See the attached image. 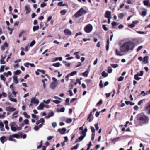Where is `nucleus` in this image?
I'll return each instance as SVG.
<instances>
[{
  "mask_svg": "<svg viewBox=\"0 0 150 150\" xmlns=\"http://www.w3.org/2000/svg\"><path fill=\"white\" fill-rule=\"evenodd\" d=\"M24 122L26 124H29V121L28 120L26 119L24 120Z\"/></svg>",
  "mask_w": 150,
  "mask_h": 150,
  "instance_id": "60",
  "label": "nucleus"
},
{
  "mask_svg": "<svg viewBox=\"0 0 150 150\" xmlns=\"http://www.w3.org/2000/svg\"><path fill=\"white\" fill-rule=\"evenodd\" d=\"M76 73L77 72L76 71L72 72L71 73H70L69 74L66 76V78H68L70 76H73L75 75Z\"/></svg>",
  "mask_w": 150,
  "mask_h": 150,
  "instance_id": "16",
  "label": "nucleus"
},
{
  "mask_svg": "<svg viewBox=\"0 0 150 150\" xmlns=\"http://www.w3.org/2000/svg\"><path fill=\"white\" fill-rule=\"evenodd\" d=\"M111 12L107 11H106V13L105 14V16L106 18H111Z\"/></svg>",
  "mask_w": 150,
  "mask_h": 150,
  "instance_id": "7",
  "label": "nucleus"
},
{
  "mask_svg": "<svg viewBox=\"0 0 150 150\" xmlns=\"http://www.w3.org/2000/svg\"><path fill=\"white\" fill-rule=\"evenodd\" d=\"M13 82L16 84H17L18 82L17 79V76H13Z\"/></svg>",
  "mask_w": 150,
  "mask_h": 150,
  "instance_id": "20",
  "label": "nucleus"
},
{
  "mask_svg": "<svg viewBox=\"0 0 150 150\" xmlns=\"http://www.w3.org/2000/svg\"><path fill=\"white\" fill-rule=\"evenodd\" d=\"M31 103H33L35 104H38L39 103V101L38 99H35L34 98L32 99L31 101Z\"/></svg>",
  "mask_w": 150,
  "mask_h": 150,
  "instance_id": "21",
  "label": "nucleus"
},
{
  "mask_svg": "<svg viewBox=\"0 0 150 150\" xmlns=\"http://www.w3.org/2000/svg\"><path fill=\"white\" fill-rule=\"evenodd\" d=\"M93 28L92 25L91 24H89L85 27L84 30L86 32L89 33L92 31Z\"/></svg>",
  "mask_w": 150,
  "mask_h": 150,
  "instance_id": "4",
  "label": "nucleus"
},
{
  "mask_svg": "<svg viewBox=\"0 0 150 150\" xmlns=\"http://www.w3.org/2000/svg\"><path fill=\"white\" fill-rule=\"evenodd\" d=\"M142 48V46H139L137 50V52L139 51V50L141 49Z\"/></svg>",
  "mask_w": 150,
  "mask_h": 150,
  "instance_id": "64",
  "label": "nucleus"
},
{
  "mask_svg": "<svg viewBox=\"0 0 150 150\" xmlns=\"http://www.w3.org/2000/svg\"><path fill=\"white\" fill-rule=\"evenodd\" d=\"M35 41L34 40H33L30 43V46L31 47H32L33 46V45L35 44Z\"/></svg>",
  "mask_w": 150,
  "mask_h": 150,
  "instance_id": "33",
  "label": "nucleus"
},
{
  "mask_svg": "<svg viewBox=\"0 0 150 150\" xmlns=\"http://www.w3.org/2000/svg\"><path fill=\"white\" fill-rule=\"evenodd\" d=\"M72 120L71 118H68L66 120V123H70L71 122Z\"/></svg>",
  "mask_w": 150,
  "mask_h": 150,
  "instance_id": "36",
  "label": "nucleus"
},
{
  "mask_svg": "<svg viewBox=\"0 0 150 150\" xmlns=\"http://www.w3.org/2000/svg\"><path fill=\"white\" fill-rule=\"evenodd\" d=\"M23 115L25 117L27 118H30V116L29 115H28L27 113L26 112H24L23 113Z\"/></svg>",
  "mask_w": 150,
  "mask_h": 150,
  "instance_id": "32",
  "label": "nucleus"
},
{
  "mask_svg": "<svg viewBox=\"0 0 150 150\" xmlns=\"http://www.w3.org/2000/svg\"><path fill=\"white\" fill-rule=\"evenodd\" d=\"M82 35V33L81 32H79L78 33L76 34L75 38L77 37V36H78L79 35Z\"/></svg>",
  "mask_w": 150,
  "mask_h": 150,
  "instance_id": "58",
  "label": "nucleus"
},
{
  "mask_svg": "<svg viewBox=\"0 0 150 150\" xmlns=\"http://www.w3.org/2000/svg\"><path fill=\"white\" fill-rule=\"evenodd\" d=\"M111 66L112 67H113V68H116L118 66V64H111Z\"/></svg>",
  "mask_w": 150,
  "mask_h": 150,
  "instance_id": "35",
  "label": "nucleus"
},
{
  "mask_svg": "<svg viewBox=\"0 0 150 150\" xmlns=\"http://www.w3.org/2000/svg\"><path fill=\"white\" fill-rule=\"evenodd\" d=\"M85 137L82 135L81 136L77 139L76 140L75 143H77V142L82 141Z\"/></svg>",
  "mask_w": 150,
  "mask_h": 150,
  "instance_id": "13",
  "label": "nucleus"
},
{
  "mask_svg": "<svg viewBox=\"0 0 150 150\" xmlns=\"http://www.w3.org/2000/svg\"><path fill=\"white\" fill-rule=\"evenodd\" d=\"M144 5L147 6L148 7H150V4H149V2L147 1H143Z\"/></svg>",
  "mask_w": 150,
  "mask_h": 150,
  "instance_id": "26",
  "label": "nucleus"
},
{
  "mask_svg": "<svg viewBox=\"0 0 150 150\" xmlns=\"http://www.w3.org/2000/svg\"><path fill=\"white\" fill-rule=\"evenodd\" d=\"M123 52H123L120 49V50H119L117 49L115 50L116 54L117 56H122L124 54L123 53Z\"/></svg>",
  "mask_w": 150,
  "mask_h": 150,
  "instance_id": "5",
  "label": "nucleus"
},
{
  "mask_svg": "<svg viewBox=\"0 0 150 150\" xmlns=\"http://www.w3.org/2000/svg\"><path fill=\"white\" fill-rule=\"evenodd\" d=\"M0 78L1 80H3L4 81L6 80V79L5 78L4 76L3 75H1L0 76Z\"/></svg>",
  "mask_w": 150,
  "mask_h": 150,
  "instance_id": "46",
  "label": "nucleus"
},
{
  "mask_svg": "<svg viewBox=\"0 0 150 150\" xmlns=\"http://www.w3.org/2000/svg\"><path fill=\"white\" fill-rule=\"evenodd\" d=\"M91 131L93 133H94L95 132V129L94 127L93 126L91 127Z\"/></svg>",
  "mask_w": 150,
  "mask_h": 150,
  "instance_id": "52",
  "label": "nucleus"
},
{
  "mask_svg": "<svg viewBox=\"0 0 150 150\" xmlns=\"http://www.w3.org/2000/svg\"><path fill=\"white\" fill-rule=\"evenodd\" d=\"M40 120L42 124H43L45 122V120L43 118H40Z\"/></svg>",
  "mask_w": 150,
  "mask_h": 150,
  "instance_id": "59",
  "label": "nucleus"
},
{
  "mask_svg": "<svg viewBox=\"0 0 150 150\" xmlns=\"http://www.w3.org/2000/svg\"><path fill=\"white\" fill-rule=\"evenodd\" d=\"M137 119L141 125L148 123V117L143 113L138 115Z\"/></svg>",
  "mask_w": 150,
  "mask_h": 150,
  "instance_id": "2",
  "label": "nucleus"
},
{
  "mask_svg": "<svg viewBox=\"0 0 150 150\" xmlns=\"http://www.w3.org/2000/svg\"><path fill=\"white\" fill-rule=\"evenodd\" d=\"M146 110L149 114H150V103L148 104L146 107Z\"/></svg>",
  "mask_w": 150,
  "mask_h": 150,
  "instance_id": "19",
  "label": "nucleus"
},
{
  "mask_svg": "<svg viewBox=\"0 0 150 150\" xmlns=\"http://www.w3.org/2000/svg\"><path fill=\"white\" fill-rule=\"evenodd\" d=\"M58 5L59 6H66V4H63V2L61 1L58 3Z\"/></svg>",
  "mask_w": 150,
  "mask_h": 150,
  "instance_id": "29",
  "label": "nucleus"
},
{
  "mask_svg": "<svg viewBox=\"0 0 150 150\" xmlns=\"http://www.w3.org/2000/svg\"><path fill=\"white\" fill-rule=\"evenodd\" d=\"M14 137L13 135H10L9 137H7V139L8 140L10 141H13L15 142H16V140L15 139H13Z\"/></svg>",
  "mask_w": 150,
  "mask_h": 150,
  "instance_id": "11",
  "label": "nucleus"
},
{
  "mask_svg": "<svg viewBox=\"0 0 150 150\" xmlns=\"http://www.w3.org/2000/svg\"><path fill=\"white\" fill-rule=\"evenodd\" d=\"M10 100L12 102H17V100L16 98H11L10 99Z\"/></svg>",
  "mask_w": 150,
  "mask_h": 150,
  "instance_id": "48",
  "label": "nucleus"
},
{
  "mask_svg": "<svg viewBox=\"0 0 150 150\" xmlns=\"http://www.w3.org/2000/svg\"><path fill=\"white\" fill-rule=\"evenodd\" d=\"M102 28L105 31H107L108 30V28L106 27V25H103Z\"/></svg>",
  "mask_w": 150,
  "mask_h": 150,
  "instance_id": "42",
  "label": "nucleus"
},
{
  "mask_svg": "<svg viewBox=\"0 0 150 150\" xmlns=\"http://www.w3.org/2000/svg\"><path fill=\"white\" fill-rule=\"evenodd\" d=\"M62 57H59L56 58L54 60V61H56L58 60H59L60 61L62 60Z\"/></svg>",
  "mask_w": 150,
  "mask_h": 150,
  "instance_id": "37",
  "label": "nucleus"
},
{
  "mask_svg": "<svg viewBox=\"0 0 150 150\" xmlns=\"http://www.w3.org/2000/svg\"><path fill=\"white\" fill-rule=\"evenodd\" d=\"M21 73V71L20 70H18L15 73V74L17 75H18Z\"/></svg>",
  "mask_w": 150,
  "mask_h": 150,
  "instance_id": "38",
  "label": "nucleus"
},
{
  "mask_svg": "<svg viewBox=\"0 0 150 150\" xmlns=\"http://www.w3.org/2000/svg\"><path fill=\"white\" fill-rule=\"evenodd\" d=\"M149 94H150V89L148 91H147L146 93L144 94V95H143V96H144L145 95H148Z\"/></svg>",
  "mask_w": 150,
  "mask_h": 150,
  "instance_id": "50",
  "label": "nucleus"
},
{
  "mask_svg": "<svg viewBox=\"0 0 150 150\" xmlns=\"http://www.w3.org/2000/svg\"><path fill=\"white\" fill-rule=\"evenodd\" d=\"M26 32V30H23L21 32H20V33H19V37H21L22 36V35L24 33H25Z\"/></svg>",
  "mask_w": 150,
  "mask_h": 150,
  "instance_id": "39",
  "label": "nucleus"
},
{
  "mask_svg": "<svg viewBox=\"0 0 150 150\" xmlns=\"http://www.w3.org/2000/svg\"><path fill=\"white\" fill-rule=\"evenodd\" d=\"M88 131V129L87 128H86L84 130H83L81 133V134L82 135V136L85 137L86 136V133Z\"/></svg>",
  "mask_w": 150,
  "mask_h": 150,
  "instance_id": "9",
  "label": "nucleus"
},
{
  "mask_svg": "<svg viewBox=\"0 0 150 150\" xmlns=\"http://www.w3.org/2000/svg\"><path fill=\"white\" fill-rule=\"evenodd\" d=\"M60 13L62 15H64L66 13V10L64 9L60 11Z\"/></svg>",
  "mask_w": 150,
  "mask_h": 150,
  "instance_id": "41",
  "label": "nucleus"
},
{
  "mask_svg": "<svg viewBox=\"0 0 150 150\" xmlns=\"http://www.w3.org/2000/svg\"><path fill=\"white\" fill-rule=\"evenodd\" d=\"M87 13V11L84 10L83 8H81L74 15V16L76 18L79 17L83 14H86Z\"/></svg>",
  "mask_w": 150,
  "mask_h": 150,
  "instance_id": "3",
  "label": "nucleus"
},
{
  "mask_svg": "<svg viewBox=\"0 0 150 150\" xmlns=\"http://www.w3.org/2000/svg\"><path fill=\"white\" fill-rule=\"evenodd\" d=\"M37 71L39 72H40L42 73L43 74H44L45 72V71L43 70H40L38 69L37 70Z\"/></svg>",
  "mask_w": 150,
  "mask_h": 150,
  "instance_id": "53",
  "label": "nucleus"
},
{
  "mask_svg": "<svg viewBox=\"0 0 150 150\" xmlns=\"http://www.w3.org/2000/svg\"><path fill=\"white\" fill-rule=\"evenodd\" d=\"M102 103V100H100L99 102H98L97 104V106H99Z\"/></svg>",
  "mask_w": 150,
  "mask_h": 150,
  "instance_id": "51",
  "label": "nucleus"
},
{
  "mask_svg": "<svg viewBox=\"0 0 150 150\" xmlns=\"http://www.w3.org/2000/svg\"><path fill=\"white\" fill-rule=\"evenodd\" d=\"M11 129L13 131H15L17 130V128L14 127H11Z\"/></svg>",
  "mask_w": 150,
  "mask_h": 150,
  "instance_id": "57",
  "label": "nucleus"
},
{
  "mask_svg": "<svg viewBox=\"0 0 150 150\" xmlns=\"http://www.w3.org/2000/svg\"><path fill=\"white\" fill-rule=\"evenodd\" d=\"M7 140V139L5 136H2L0 138V140L2 144H4Z\"/></svg>",
  "mask_w": 150,
  "mask_h": 150,
  "instance_id": "8",
  "label": "nucleus"
},
{
  "mask_svg": "<svg viewBox=\"0 0 150 150\" xmlns=\"http://www.w3.org/2000/svg\"><path fill=\"white\" fill-rule=\"evenodd\" d=\"M72 34L71 32L68 29H66V35H70Z\"/></svg>",
  "mask_w": 150,
  "mask_h": 150,
  "instance_id": "28",
  "label": "nucleus"
},
{
  "mask_svg": "<svg viewBox=\"0 0 150 150\" xmlns=\"http://www.w3.org/2000/svg\"><path fill=\"white\" fill-rule=\"evenodd\" d=\"M45 106V105L42 103H40L39 106L37 107V109L38 110H43L44 107Z\"/></svg>",
  "mask_w": 150,
  "mask_h": 150,
  "instance_id": "14",
  "label": "nucleus"
},
{
  "mask_svg": "<svg viewBox=\"0 0 150 150\" xmlns=\"http://www.w3.org/2000/svg\"><path fill=\"white\" fill-rule=\"evenodd\" d=\"M123 79H124V77H123L121 76H120L119 78L118 79V81H122L123 80Z\"/></svg>",
  "mask_w": 150,
  "mask_h": 150,
  "instance_id": "61",
  "label": "nucleus"
},
{
  "mask_svg": "<svg viewBox=\"0 0 150 150\" xmlns=\"http://www.w3.org/2000/svg\"><path fill=\"white\" fill-rule=\"evenodd\" d=\"M102 75L104 77H105L108 76V74L106 73L105 71H103L102 73Z\"/></svg>",
  "mask_w": 150,
  "mask_h": 150,
  "instance_id": "23",
  "label": "nucleus"
},
{
  "mask_svg": "<svg viewBox=\"0 0 150 150\" xmlns=\"http://www.w3.org/2000/svg\"><path fill=\"white\" fill-rule=\"evenodd\" d=\"M39 28V27L38 26H34L33 27V31H35L38 30Z\"/></svg>",
  "mask_w": 150,
  "mask_h": 150,
  "instance_id": "27",
  "label": "nucleus"
},
{
  "mask_svg": "<svg viewBox=\"0 0 150 150\" xmlns=\"http://www.w3.org/2000/svg\"><path fill=\"white\" fill-rule=\"evenodd\" d=\"M61 65V64L59 62L54 63L52 64V66L56 67H58Z\"/></svg>",
  "mask_w": 150,
  "mask_h": 150,
  "instance_id": "24",
  "label": "nucleus"
},
{
  "mask_svg": "<svg viewBox=\"0 0 150 150\" xmlns=\"http://www.w3.org/2000/svg\"><path fill=\"white\" fill-rule=\"evenodd\" d=\"M58 131L61 134H65L66 132V128H63L62 129H58Z\"/></svg>",
  "mask_w": 150,
  "mask_h": 150,
  "instance_id": "12",
  "label": "nucleus"
},
{
  "mask_svg": "<svg viewBox=\"0 0 150 150\" xmlns=\"http://www.w3.org/2000/svg\"><path fill=\"white\" fill-rule=\"evenodd\" d=\"M139 75L138 74H135L134 76V79L137 80H139L141 79V78L139 77Z\"/></svg>",
  "mask_w": 150,
  "mask_h": 150,
  "instance_id": "25",
  "label": "nucleus"
},
{
  "mask_svg": "<svg viewBox=\"0 0 150 150\" xmlns=\"http://www.w3.org/2000/svg\"><path fill=\"white\" fill-rule=\"evenodd\" d=\"M124 14L123 13H121L118 16V17L121 19L122 18L124 17Z\"/></svg>",
  "mask_w": 150,
  "mask_h": 150,
  "instance_id": "45",
  "label": "nucleus"
},
{
  "mask_svg": "<svg viewBox=\"0 0 150 150\" xmlns=\"http://www.w3.org/2000/svg\"><path fill=\"white\" fill-rule=\"evenodd\" d=\"M135 47V44L132 42H125L120 47V49L123 52L133 50Z\"/></svg>",
  "mask_w": 150,
  "mask_h": 150,
  "instance_id": "1",
  "label": "nucleus"
},
{
  "mask_svg": "<svg viewBox=\"0 0 150 150\" xmlns=\"http://www.w3.org/2000/svg\"><path fill=\"white\" fill-rule=\"evenodd\" d=\"M5 67L4 65H3L1 66L0 69V72H1L3 71Z\"/></svg>",
  "mask_w": 150,
  "mask_h": 150,
  "instance_id": "34",
  "label": "nucleus"
},
{
  "mask_svg": "<svg viewBox=\"0 0 150 150\" xmlns=\"http://www.w3.org/2000/svg\"><path fill=\"white\" fill-rule=\"evenodd\" d=\"M147 10L143 11L142 12V15L143 16H146V15L147 14Z\"/></svg>",
  "mask_w": 150,
  "mask_h": 150,
  "instance_id": "40",
  "label": "nucleus"
},
{
  "mask_svg": "<svg viewBox=\"0 0 150 150\" xmlns=\"http://www.w3.org/2000/svg\"><path fill=\"white\" fill-rule=\"evenodd\" d=\"M56 85L54 82L52 83L50 85V87L51 89H54L56 87Z\"/></svg>",
  "mask_w": 150,
  "mask_h": 150,
  "instance_id": "17",
  "label": "nucleus"
},
{
  "mask_svg": "<svg viewBox=\"0 0 150 150\" xmlns=\"http://www.w3.org/2000/svg\"><path fill=\"white\" fill-rule=\"evenodd\" d=\"M137 74H138V75L140 76H142L144 74V72L143 71H140V73H138Z\"/></svg>",
  "mask_w": 150,
  "mask_h": 150,
  "instance_id": "47",
  "label": "nucleus"
},
{
  "mask_svg": "<svg viewBox=\"0 0 150 150\" xmlns=\"http://www.w3.org/2000/svg\"><path fill=\"white\" fill-rule=\"evenodd\" d=\"M14 138H19V135L18 134H15L13 135Z\"/></svg>",
  "mask_w": 150,
  "mask_h": 150,
  "instance_id": "56",
  "label": "nucleus"
},
{
  "mask_svg": "<svg viewBox=\"0 0 150 150\" xmlns=\"http://www.w3.org/2000/svg\"><path fill=\"white\" fill-rule=\"evenodd\" d=\"M91 145H92L91 142H89V144L88 145V147L87 149V150H88L90 149V147L91 146Z\"/></svg>",
  "mask_w": 150,
  "mask_h": 150,
  "instance_id": "44",
  "label": "nucleus"
},
{
  "mask_svg": "<svg viewBox=\"0 0 150 150\" xmlns=\"http://www.w3.org/2000/svg\"><path fill=\"white\" fill-rule=\"evenodd\" d=\"M88 73L89 72L88 71H86L82 73L81 74L83 76L85 77H87L88 76Z\"/></svg>",
  "mask_w": 150,
  "mask_h": 150,
  "instance_id": "22",
  "label": "nucleus"
},
{
  "mask_svg": "<svg viewBox=\"0 0 150 150\" xmlns=\"http://www.w3.org/2000/svg\"><path fill=\"white\" fill-rule=\"evenodd\" d=\"M25 10L26 11V13L28 14L30 11V9L28 6H26L25 7Z\"/></svg>",
  "mask_w": 150,
  "mask_h": 150,
  "instance_id": "18",
  "label": "nucleus"
},
{
  "mask_svg": "<svg viewBox=\"0 0 150 150\" xmlns=\"http://www.w3.org/2000/svg\"><path fill=\"white\" fill-rule=\"evenodd\" d=\"M52 102L57 104H58L60 102V101L58 100H53Z\"/></svg>",
  "mask_w": 150,
  "mask_h": 150,
  "instance_id": "55",
  "label": "nucleus"
},
{
  "mask_svg": "<svg viewBox=\"0 0 150 150\" xmlns=\"http://www.w3.org/2000/svg\"><path fill=\"white\" fill-rule=\"evenodd\" d=\"M6 114V112H4L3 114L1 115H0V118H3L5 117V116L4 115Z\"/></svg>",
  "mask_w": 150,
  "mask_h": 150,
  "instance_id": "49",
  "label": "nucleus"
},
{
  "mask_svg": "<svg viewBox=\"0 0 150 150\" xmlns=\"http://www.w3.org/2000/svg\"><path fill=\"white\" fill-rule=\"evenodd\" d=\"M16 110V109L15 108L11 106L7 107L6 108V111L8 112H13Z\"/></svg>",
  "mask_w": 150,
  "mask_h": 150,
  "instance_id": "6",
  "label": "nucleus"
},
{
  "mask_svg": "<svg viewBox=\"0 0 150 150\" xmlns=\"http://www.w3.org/2000/svg\"><path fill=\"white\" fill-rule=\"evenodd\" d=\"M50 101V100L48 99L46 101H45V100H44L43 101V102L44 103H45L46 104H47L49 103Z\"/></svg>",
  "mask_w": 150,
  "mask_h": 150,
  "instance_id": "63",
  "label": "nucleus"
},
{
  "mask_svg": "<svg viewBox=\"0 0 150 150\" xmlns=\"http://www.w3.org/2000/svg\"><path fill=\"white\" fill-rule=\"evenodd\" d=\"M5 61L4 60L0 59V64H5Z\"/></svg>",
  "mask_w": 150,
  "mask_h": 150,
  "instance_id": "62",
  "label": "nucleus"
},
{
  "mask_svg": "<svg viewBox=\"0 0 150 150\" xmlns=\"http://www.w3.org/2000/svg\"><path fill=\"white\" fill-rule=\"evenodd\" d=\"M149 57L148 56H146L144 57L143 59V62L145 64H147L148 63V59Z\"/></svg>",
  "mask_w": 150,
  "mask_h": 150,
  "instance_id": "15",
  "label": "nucleus"
},
{
  "mask_svg": "<svg viewBox=\"0 0 150 150\" xmlns=\"http://www.w3.org/2000/svg\"><path fill=\"white\" fill-rule=\"evenodd\" d=\"M98 123L95 124L94 126L96 128V130H98L99 129V127L98 126Z\"/></svg>",
  "mask_w": 150,
  "mask_h": 150,
  "instance_id": "54",
  "label": "nucleus"
},
{
  "mask_svg": "<svg viewBox=\"0 0 150 150\" xmlns=\"http://www.w3.org/2000/svg\"><path fill=\"white\" fill-rule=\"evenodd\" d=\"M112 70L111 69V67H108V72L109 73H111L112 72Z\"/></svg>",
  "mask_w": 150,
  "mask_h": 150,
  "instance_id": "31",
  "label": "nucleus"
},
{
  "mask_svg": "<svg viewBox=\"0 0 150 150\" xmlns=\"http://www.w3.org/2000/svg\"><path fill=\"white\" fill-rule=\"evenodd\" d=\"M84 20L83 18H81L79 19V20L78 21V23H82Z\"/></svg>",
  "mask_w": 150,
  "mask_h": 150,
  "instance_id": "43",
  "label": "nucleus"
},
{
  "mask_svg": "<svg viewBox=\"0 0 150 150\" xmlns=\"http://www.w3.org/2000/svg\"><path fill=\"white\" fill-rule=\"evenodd\" d=\"M79 144H77L75 146L72 147L71 148V149L72 150H74V149H76L78 148V147H79Z\"/></svg>",
  "mask_w": 150,
  "mask_h": 150,
  "instance_id": "30",
  "label": "nucleus"
},
{
  "mask_svg": "<svg viewBox=\"0 0 150 150\" xmlns=\"http://www.w3.org/2000/svg\"><path fill=\"white\" fill-rule=\"evenodd\" d=\"M93 119V117L92 115V112H91L89 115L88 117V120L89 119L88 122H91Z\"/></svg>",
  "mask_w": 150,
  "mask_h": 150,
  "instance_id": "10",
  "label": "nucleus"
}]
</instances>
